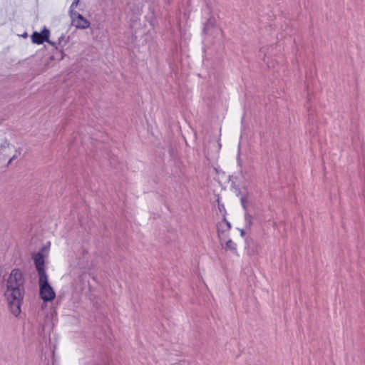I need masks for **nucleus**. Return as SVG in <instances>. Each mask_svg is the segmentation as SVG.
<instances>
[{"instance_id": "obj_1", "label": "nucleus", "mask_w": 365, "mask_h": 365, "mask_svg": "<svg viewBox=\"0 0 365 365\" xmlns=\"http://www.w3.org/2000/svg\"><path fill=\"white\" fill-rule=\"evenodd\" d=\"M25 295V290L7 289H6L4 296L6 300L8 308L10 312L16 317H19L21 312V306L23 304Z\"/></svg>"}, {"instance_id": "obj_2", "label": "nucleus", "mask_w": 365, "mask_h": 365, "mask_svg": "<svg viewBox=\"0 0 365 365\" xmlns=\"http://www.w3.org/2000/svg\"><path fill=\"white\" fill-rule=\"evenodd\" d=\"M6 289L25 290L24 274L20 269H14L11 270L6 280Z\"/></svg>"}, {"instance_id": "obj_3", "label": "nucleus", "mask_w": 365, "mask_h": 365, "mask_svg": "<svg viewBox=\"0 0 365 365\" xmlns=\"http://www.w3.org/2000/svg\"><path fill=\"white\" fill-rule=\"evenodd\" d=\"M39 294L43 302H52L56 297V293L49 284L47 275H43L38 279Z\"/></svg>"}, {"instance_id": "obj_4", "label": "nucleus", "mask_w": 365, "mask_h": 365, "mask_svg": "<svg viewBox=\"0 0 365 365\" xmlns=\"http://www.w3.org/2000/svg\"><path fill=\"white\" fill-rule=\"evenodd\" d=\"M71 24L77 29L85 30L90 27L91 22L82 14L77 12H72L68 14Z\"/></svg>"}, {"instance_id": "obj_5", "label": "nucleus", "mask_w": 365, "mask_h": 365, "mask_svg": "<svg viewBox=\"0 0 365 365\" xmlns=\"http://www.w3.org/2000/svg\"><path fill=\"white\" fill-rule=\"evenodd\" d=\"M12 152H14V153L9 160V164H10L14 159L17 158L20 155L21 151L19 150L16 149L14 146L7 143H4L1 146L0 154L5 156H9V154H11Z\"/></svg>"}, {"instance_id": "obj_6", "label": "nucleus", "mask_w": 365, "mask_h": 365, "mask_svg": "<svg viewBox=\"0 0 365 365\" xmlns=\"http://www.w3.org/2000/svg\"><path fill=\"white\" fill-rule=\"evenodd\" d=\"M50 31L47 29H43L41 32L34 31L31 36V41L36 44H41L44 41H48Z\"/></svg>"}, {"instance_id": "obj_7", "label": "nucleus", "mask_w": 365, "mask_h": 365, "mask_svg": "<svg viewBox=\"0 0 365 365\" xmlns=\"http://www.w3.org/2000/svg\"><path fill=\"white\" fill-rule=\"evenodd\" d=\"M230 223L226 220H222L217 225V232L221 241L225 240L230 230Z\"/></svg>"}, {"instance_id": "obj_8", "label": "nucleus", "mask_w": 365, "mask_h": 365, "mask_svg": "<svg viewBox=\"0 0 365 365\" xmlns=\"http://www.w3.org/2000/svg\"><path fill=\"white\" fill-rule=\"evenodd\" d=\"M34 260L38 271V277L46 275L44 270V257L42 253L38 252L34 255Z\"/></svg>"}, {"instance_id": "obj_9", "label": "nucleus", "mask_w": 365, "mask_h": 365, "mask_svg": "<svg viewBox=\"0 0 365 365\" xmlns=\"http://www.w3.org/2000/svg\"><path fill=\"white\" fill-rule=\"evenodd\" d=\"M224 248L225 250H230L234 253H236V252H237L236 244L235 242H233L231 240H228L226 241Z\"/></svg>"}, {"instance_id": "obj_10", "label": "nucleus", "mask_w": 365, "mask_h": 365, "mask_svg": "<svg viewBox=\"0 0 365 365\" xmlns=\"http://www.w3.org/2000/svg\"><path fill=\"white\" fill-rule=\"evenodd\" d=\"M80 0H73L72 4H71L68 10V14H71L72 12H77L76 10V7L79 4Z\"/></svg>"}, {"instance_id": "obj_11", "label": "nucleus", "mask_w": 365, "mask_h": 365, "mask_svg": "<svg viewBox=\"0 0 365 365\" xmlns=\"http://www.w3.org/2000/svg\"><path fill=\"white\" fill-rule=\"evenodd\" d=\"M48 43H50L51 46H55L56 47V43L55 42H53V41H51L48 40V41H47Z\"/></svg>"}, {"instance_id": "obj_12", "label": "nucleus", "mask_w": 365, "mask_h": 365, "mask_svg": "<svg viewBox=\"0 0 365 365\" xmlns=\"http://www.w3.org/2000/svg\"><path fill=\"white\" fill-rule=\"evenodd\" d=\"M241 202H242V206L244 207V208H245L246 206H245V199L242 198Z\"/></svg>"}, {"instance_id": "obj_13", "label": "nucleus", "mask_w": 365, "mask_h": 365, "mask_svg": "<svg viewBox=\"0 0 365 365\" xmlns=\"http://www.w3.org/2000/svg\"><path fill=\"white\" fill-rule=\"evenodd\" d=\"M208 26H209V25H208V24H207V25H206V26H205V31H207V29Z\"/></svg>"}, {"instance_id": "obj_14", "label": "nucleus", "mask_w": 365, "mask_h": 365, "mask_svg": "<svg viewBox=\"0 0 365 365\" xmlns=\"http://www.w3.org/2000/svg\"><path fill=\"white\" fill-rule=\"evenodd\" d=\"M243 234H244V231H243V230H242V231H241V235H243Z\"/></svg>"}]
</instances>
